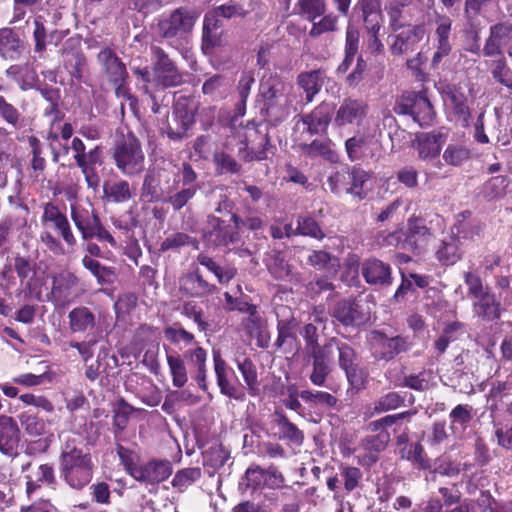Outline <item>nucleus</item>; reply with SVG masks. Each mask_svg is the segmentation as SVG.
Wrapping results in <instances>:
<instances>
[{
  "label": "nucleus",
  "instance_id": "obj_1",
  "mask_svg": "<svg viewBox=\"0 0 512 512\" xmlns=\"http://www.w3.org/2000/svg\"><path fill=\"white\" fill-rule=\"evenodd\" d=\"M94 470L91 453L76 445L75 439L67 440L59 454L61 480L69 488L80 491L92 481Z\"/></svg>",
  "mask_w": 512,
  "mask_h": 512
},
{
  "label": "nucleus",
  "instance_id": "obj_2",
  "mask_svg": "<svg viewBox=\"0 0 512 512\" xmlns=\"http://www.w3.org/2000/svg\"><path fill=\"white\" fill-rule=\"evenodd\" d=\"M444 228V218L437 213L411 215L407 220L404 249L414 255L423 254L436 231Z\"/></svg>",
  "mask_w": 512,
  "mask_h": 512
},
{
  "label": "nucleus",
  "instance_id": "obj_3",
  "mask_svg": "<svg viewBox=\"0 0 512 512\" xmlns=\"http://www.w3.org/2000/svg\"><path fill=\"white\" fill-rule=\"evenodd\" d=\"M116 168L127 177L139 176L145 169V155L138 137L128 131L113 147Z\"/></svg>",
  "mask_w": 512,
  "mask_h": 512
},
{
  "label": "nucleus",
  "instance_id": "obj_4",
  "mask_svg": "<svg viewBox=\"0 0 512 512\" xmlns=\"http://www.w3.org/2000/svg\"><path fill=\"white\" fill-rule=\"evenodd\" d=\"M428 89L422 87L418 92L405 91L396 101L394 112L398 115H409L421 127L431 126L436 112L427 95Z\"/></svg>",
  "mask_w": 512,
  "mask_h": 512
},
{
  "label": "nucleus",
  "instance_id": "obj_5",
  "mask_svg": "<svg viewBox=\"0 0 512 512\" xmlns=\"http://www.w3.org/2000/svg\"><path fill=\"white\" fill-rule=\"evenodd\" d=\"M240 222L238 214H231L229 220L215 214L207 215L203 238L214 247H227L240 241Z\"/></svg>",
  "mask_w": 512,
  "mask_h": 512
},
{
  "label": "nucleus",
  "instance_id": "obj_6",
  "mask_svg": "<svg viewBox=\"0 0 512 512\" xmlns=\"http://www.w3.org/2000/svg\"><path fill=\"white\" fill-rule=\"evenodd\" d=\"M71 149L74 152L73 159L84 175L87 186L96 190L100 185V177L96 168L103 164V146L95 145L89 151H86V145L83 140L79 137H74Z\"/></svg>",
  "mask_w": 512,
  "mask_h": 512
},
{
  "label": "nucleus",
  "instance_id": "obj_7",
  "mask_svg": "<svg viewBox=\"0 0 512 512\" xmlns=\"http://www.w3.org/2000/svg\"><path fill=\"white\" fill-rule=\"evenodd\" d=\"M97 60L101 64L108 82L114 87L115 95L118 98L131 99L127 83L129 74L125 63L116 52L110 47H105L98 53Z\"/></svg>",
  "mask_w": 512,
  "mask_h": 512
},
{
  "label": "nucleus",
  "instance_id": "obj_8",
  "mask_svg": "<svg viewBox=\"0 0 512 512\" xmlns=\"http://www.w3.org/2000/svg\"><path fill=\"white\" fill-rule=\"evenodd\" d=\"M369 178V172L360 166L345 165L328 177L327 184L330 191L336 195L351 194L362 199L363 186Z\"/></svg>",
  "mask_w": 512,
  "mask_h": 512
},
{
  "label": "nucleus",
  "instance_id": "obj_9",
  "mask_svg": "<svg viewBox=\"0 0 512 512\" xmlns=\"http://www.w3.org/2000/svg\"><path fill=\"white\" fill-rule=\"evenodd\" d=\"M338 366L345 373L348 384L357 392L366 388L368 371L360 364L356 350L340 340L338 347Z\"/></svg>",
  "mask_w": 512,
  "mask_h": 512
},
{
  "label": "nucleus",
  "instance_id": "obj_10",
  "mask_svg": "<svg viewBox=\"0 0 512 512\" xmlns=\"http://www.w3.org/2000/svg\"><path fill=\"white\" fill-rule=\"evenodd\" d=\"M80 280L77 275L69 270H62L52 276V287L47 294L48 301L57 308H66L79 297Z\"/></svg>",
  "mask_w": 512,
  "mask_h": 512
},
{
  "label": "nucleus",
  "instance_id": "obj_11",
  "mask_svg": "<svg viewBox=\"0 0 512 512\" xmlns=\"http://www.w3.org/2000/svg\"><path fill=\"white\" fill-rule=\"evenodd\" d=\"M152 76L157 86L177 87L183 83V75L168 54L159 46L151 47Z\"/></svg>",
  "mask_w": 512,
  "mask_h": 512
},
{
  "label": "nucleus",
  "instance_id": "obj_12",
  "mask_svg": "<svg viewBox=\"0 0 512 512\" xmlns=\"http://www.w3.org/2000/svg\"><path fill=\"white\" fill-rule=\"evenodd\" d=\"M386 11L393 31L419 24L424 16L420 0H391Z\"/></svg>",
  "mask_w": 512,
  "mask_h": 512
},
{
  "label": "nucleus",
  "instance_id": "obj_13",
  "mask_svg": "<svg viewBox=\"0 0 512 512\" xmlns=\"http://www.w3.org/2000/svg\"><path fill=\"white\" fill-rule=\"evenodd\" d=\"M43 213L40 218L44 228L53 229L60 235L68 248L74 249L77 239L65 212L58 205L49 201L42 204Z\"/></svg>",
  "mask_w": 512,
  "mask_h": 512
},
{
  "label": "nucleus",
  "instance_id": "obj_14",
  "mask_svg": "<svg viewBox=\"0 0 512 512\" xmlns=\"http://www.w3.org/2000/svg\"><path fill=\"white\" fill-rule=\"evenodd\" d=\"M170 182V175L160 168L148 169L144 175L140 189L141 198L148 203L164 201Z\"/></svg>",
  "mask_w": 512,
  "mask_h": 512
},
{
  "label": "nucleus",
  "instance_id": "obj_15",
  "mask_svg": "<svg viewBox=\"0 0 512 512\" xmlns=\"http://www.w3.org/2000/svg\"><path fill=\"white\" fill-rule=\"evenodd\" d=\"M246 486L253 490L259 488L280 489L285 484V477L279 469L271 464L268 468L251 464L245 472Z\"/></svg>",
  "mask_w": 512,
  "mask_h": 512
},
{
  "label": "nucleus",
  "instance_id": "obj_16",
  "mask_svg": "<svg viewBox=\"0 0 512 512\" xmlns=\"http://www.w3.org/2000/svg\"><path fill=\"white\" fill-rule=\"evenodd\" d=\"M22 472H28L24 478L26 480V494L31 497L43 486L54 487L57 484L55 469L52 463H42L33 467L32 462H27L21 466Z\"/></svg>",
  "mask_w": 512,
  "mask_h": 512
},
{
  "label": "nucleus",
  "instance_id": "obj_17",
  "mask_svg": "<svg viewBox=\"0 0 512 512\" xmlns=\"http://www.w3.org/2000/svg\"><path fill=\"white\" fill-rule=\"evenodd\" d=\"M179 291L188 298L203 299L213 295L217 287L204 278L199 268H195L179 278Z\"/></svg>",
  "mask_w": 512,
  "mask_h": 512
},
{
  "label": "nucleus",
  "instance_id": "obj_18",
  "mask_svg": "<svg viewBox=\"0 0 512 512\" xmlns=\"http://www.w3.org/2000/svg\"><path fill=\"white\" fill-rule=\"evenodd\" d=\"M194 16L186 7L175 9L169 16L159 20V34L163 38H173L189 32L194 26Z\"/></svg>",
  "mask_w": 512,
  "mask_h": 512
},
{
  "label": "nucleus",
  "instance_id": "obj_19",
  "mask_svg": "<svg viewBox=\"0 0 512 512\" xmlns=\"http://www.w3.org/2000/svg\"><path fill=\"white\" fill-rule=\"evenodd\" d=\"M213 365L220 393L235 400H243L244 394L239 392L235 384L237 381L235 372L222 358L219 351H213Z\"/></svg>",
  "mask_w": 512,
  "mask_h": 512
},
{
  "label": "nucleus",
  "instance_id": "obj_20",
  "mask_svg": "<svg viewBox=\"0 0 512 512\" xmlns=\"http://www.w3.org/2000/svg\"><path fill=\"white\" fill-rule=\"evenodd\" d=\"M371 335L375 342L376 358L379 360L391 361L400 353L406 352L410 346L408 338L404 336L388 337L379 330L372 331Z\"/></svg>",
  "mask_w": 512,
  "mask_h": 512
},
{
  "label": "nucleus",
  "instance_id": "obj_21",
  "mask_svg": "<svg viewBox=\"0 0 512 512\" xmlns=\"http://www.w3.org/2000/svg\"><path fill=\"white\" fill-rule=\"evenodd\" d=\"M173 472L172 463L167 459H152L139 464L133 479L138 482L155 485L167 480Z\"/></svg>",
  "mask_w": 512,
  "mask_h": 512
},
{
  "label": "nucleus",
  "instance_id": "obj_22",
  "mask_svg": "<svg viewBox=\"0 0 512 512\" xmlns=\"http://www.w3.org/2000/svg\"><path fill=\"white\" fill-rule=\"evenodd\" d=\"M368 104L362 99L344 98L336 110L334 124L338 127L360 125L368 113Z\"/></svg>",
  "mask_w": 512,
  "mask_h": 512
},
{
  "label": "nucleus",
  "instance_id": "obj_23",
  "mask_svg": "<svg viewBox=\"0 0 512 512\" xmlns=\"http://www.w3.org/2000/svg\"><path fill=\"white\" fill-rule=\"evenodd\" d=\"M512 38V24L499 22L491 25L489 35L485 40L482 54L484 57L504 56L503 48Z\"/></svg>",
  "mask_w": 512,
  "mask_h": 512
},
{
  "label": "nucleus",
  "instance_id": "obj_24",
  "mask_svg": "<svg viewBox=\"0 0 512 512\" xmlns=\"http://www.w3.org/2000/svg\"><path fill=\"white\" fill-rule=\"evenodd\" d=\"M361 274L371 286L388 287L393 282L390 264L377 258L366 259L361 265Z\"/></svg>",
  "mask_w": 512,
  "mask_h": 512
},
{
  "label": "nucleus",
  "instance_id": "obj_25",
  "mask_svg": "<svg viewBox=\"0 0 512 512\" xmlns=\"http://www.w3.org/2000/svg\"><path fill=\"white\" fill-rule=\"evenodd\" d=\"M194 348L186 350L183 354L185 361L191 372L192 378L198 384L199 388L203 391H207V357L208 352L198 343Z\"/></svg>",
  "mask_w": 512,
  "mask_h": 512
},
{
  "label": "nucleus",
  "instance_id": "obj_26",
  "mask_svg": "<svg viewBox=\"0 0 512 512\" xmlns=\"http://www.w3.org/2000/svg\"><path fill=\"white\" fill-rule=\"evenodd\" d=\"M333 111L331 103L321 102L311 112L303 115L301 121L310 135H325L332 121Z\"/></svg>",
  "mask_w": 512,
  "mask_h": 512
},
{
  "label": "nucleus",
  "instance_id": "obj_27",
  "mask_svg": "<svg viewBox=\"0 0 512 512\" xmlns=\"http://www.w3.org/2000/svg\"><path fill=\"white\" fill-rule=\"evenodd\" d=\"M462 242L453 229L451 234L444 237L435 247V258L442 266H452L462 259Z\"/></svg>",
  "mask_w": 512,
  "mask_h": 512
},
{
  "label": "nucleus",
  "instance_id": "obj_28",
  "mask_svg": "<svg viewBox=\"0 0 512 512\" xmlns=\"http://www.w3.org/2000/svg\"><path fill=\"white\" fill-rule=\"evenodd\" d=\"M425 32L424 24L407 26V29L395 35L394 41L390 46L391 53L393 55H402L413 51L417 44L423 39Z\"/></svg>",
  "mask_w": 512,
  "mask_h": 512
},
{
  "label": "nucleus",
  "instance_id": "obj_29",
  "mask_svg": "<svg viewBox=\"0 0 512 512\" xmlns=\"http://www.w3.org/2000/svg\"><path fill=\"white\" fill-rule=\"evenodd\" d=\"M445 138V134L436 130L418 134L414 141V147L418 152V157L427 161L439 156L441 145Z\"/></svg>",
  "mask_w": 512,
  "mask_h": 512
},
{
  "label": "nucleus",
  "instance_id": "obj_30",
  "mask_svg": "<svg viewBox=\"0 0 512 512\" xmlns=\"http://www.w3.org/2000/svg\"><path fill=\"white\" fill-rule=\"evenodd\" d=\"M20 430L17 422L8 416L0 417V452L7 456L17 455Z\"/></svg>",
  "mask_w": 512,
  "mask_h": 512
},
{
  "label": "nucleus",
  "instance_id": "obj_31",
  "mask_svg": "<svg viewBox=\"0 0 512 512\" xmlns=\"http://www.w3.org/2000/svg\"><path fill=\"white\" fill-rule=\"evenodd\" d=\"M70 216L84 241L89 240L91 231L101 220L95 209L74 204L70 206Z\"/></svg>",
  "mask_w": 512,
  "mask_h": 512
},
{
  "label": "nucleus",
  "instance_id": "obj_32",
  "mask_svg": "<svg viewBox=\"0 0 512 512\" xmlns=\"http://www.w3.org/2000/svg\"><path fill=\"white\" fill-rule=\"evenodd\" d=\"M67 317L68 328L73 334H90L96 327V316L86 306L73 308Z\"/></svg>",
  "mask_w": 512,
  "mask_h": 512
},
{
  "label": "nucleus",
  "instance_id": "obj_33",
  "mask_svg": "<svg viewBox=\"0 0 512 512\" xmlns=\"http://www.w3.org/2000/svg\"><path fill=\"white\" fill-rule=\"evenodd\" d=\"M326 78V70L323 68L304 71L298 74L296 82L304 91L307 103H311L315 96L321 91Z\"/></svg>",
  "mask_w": 512,
  "mask_h": 512
},
{
  "label": "nucleus",
  "instance_id": "obj_34",
  "mask_svg": "<svg viewBox=\"0 0 512 512\" xmlns=\"http://www.w3.org/2000/svg\"><path fill=\"white\" fill-rule=\"evenodd\" d=\"M354 9L361 11V17L367 33L381 30L383 14L379 0H358Z\"/></svg>",
  "mask_w": 512,
  "mask_h": 512
},
{
  "label": "nucleus",
  "instance_id": "obj_35",
  "mask_svg": "<svg viewBox=\"0 0 512 512\" xmlns=\"http://www.w3.org/2000/svg\"><path fill=\"white\" fill-rule=\"evenodd\" d=\"M223 22L216 19L215 16L206 15L203 20L202 33V49L204 51H212L216 47H220L224 43Z\"/></svg>",
  "mask_w": 512,
  "mask_h": 512
},
{
  "label": "nucleus",
  "instance_id": "obj_36",
  "mask_svg": "<svg viewBox=\"0 0 512 512\" xmlns=\"http://www.w3.org/2000/svg\"><path fill=\"white\" fill-rule=\"evenodd\" d=\"M180 180L174 179L171 186H168V193L163 203L172 207L174 212H179L186 207L196 196L198 185L179 188Z\"/></svg>",
  "mask_w": 512,
  "mask_h": 512
},
{
  "label": "nucleus",
  "instance_id": "obj_37",
  "mask_svg": "<svg viewBox=\"0 0 512 512\" xmlns=\"http://www.w3.org/2000/svg\"><path fill=\"white\" fill-rule=\"evenodd\" d=\"M274 415V422L278 428V439L301 446L305 439L304 432L291 422L283 411L276 410Z\"/></svg>",
  "mask_w": 512,
  "mask_h": 512
},
{
  "label": "nucleus",
  "instance_id": "obj_38",
  "mask_svg": "<svg viewBox=\"0 0 512 512\" xmlns=\"http://www.w3.org/2000/svg\"><path fill=\"white\" fill-rule=\"evenodd\" d=\"M473 311L485 321H494L501 316V303L496 299L494 293L486 291L485 294L475 299Z\"/></svg>",
  "mask_w": 512,
  "mask_h": 512
},
{
  "label": "nucleus",
  "instance_id": "obj_39",
  "mask_svg": "<svg viewBox=\"0 0 512 512\" xmlns=\"http://www.w3.org/2000/svg\"><path fill=\"white\" fill-rule=\"evenodd\" d=\"M175 125L168 124L166 134L170 140L179 141L188 136V130L194 124V115L183 108H175L173 112Z\"/></svg>",
  "mask_w": 512,
  "mask_h": 512
},
{
  "label": "nucleus",
  "instance_id": "obj_40",
  "mask_svg": "<svg viewBox=\"0 0 512 512\" xmlns=\"http://www.w3.org/2000/svg\"><path fill=\"white\" fill-rule=\"evenodd\" d=\"M133 193L128 181L117 179L114 181H105L103 183V199L107 203H126L131 200Z\"/></svg>",
  "mask_w": 512,
  "mask_h": 512
},
{
  "label": "nucleus",
  "instance_id": "obj_41",
  "mask_svg": "<svg viewBox=\"0 0 512 512\" xmlns=\"http://www.w3.org/2000/svg\"><path fill=\"white\" fill-rule=\"evenodd\" d=\"M300 398L314 408L339 411V399L333 394L321 390H302Z\"/></svg>",
  "mask_w": 512,
  "mask_h": 512
},
{
  "label": "nucleus",
  "instance_id": "obj_42",
  "mask_svg": "<svg viewBox=\"0 0 512 512\" xmlns=\"http://www.w3.org/2000/svg\"><path fill=\"white\" fill-rule=\"evenodd\" d=\"M22 53V41L12 28L0 29V55L9 60H15Z\"/></svg>",
  "mask_w": 512,
  "mask_h": 512
},
{
  "label": "nucleus",
  "instance_id": "obj_43",
  "mask_svg": "<svg viewBox=\"0 0 512 512\" xmlns=\"http://www.w3.org/2000/svg\"><path fill=\"white\" fill-rule=\"evenodd\" d=\"M360 306L352 299H343L336 303L333 309V317L344 326H353L362 320Z\"/></svg>",
  "mask_w": 512,
  "mask_h": 512
},
{
  "label": "nucleus",
  "instance_id": "obj_44",
  "mask_svg": "<svg viewBox=\"0 0 512 512\" xmlns=\"http://www.w3.org/2000/svg\"><path fill=\"white\" fill-rule=\"evenodd\" d=\"M81 263L96 278L99 285H111L115 282L117 274L114 267L103 265L90 256H83Z\"/></svg>",
  "mask_w": 512,
  "mask_h": 512
},
{
  "label": "nucleus",
  "instance_id": "obj_45",
  "mask_svg": "<svg viewBox=\"0 0 512 512\" xmlns=\"http://www.w3.org/2000/svg\"><path fill=\"white\" fill-rule=\"evenodd\" d=\"M231 88L230 79L223 74H214L207 78L202 85V92L213 101L226 98Z\"/></svg>",
  "mask_w": 512,
  "mask_h": 512
},
{
  "label": "nucleus",
  "instance_id": "obj_46",
  "mask_svg": "<svg viewBox=\"0 0 512 512\" xmlns=\"http://www.w3.org/2000/svg\"><path fill=\"white\" fill-rule=\"evenodd\" d=\"M494 0H465L464 16L468 26L475 32V39L479 37V16L484 15Z\"/></svg>",
  "mask_w": 512,
  "mask_h": 512
},
{
  "label": "nucleus",
  "instance_id": "obj_47",
  "mask_svg": "<svg viewBox=\"0 0 512 512\" xmlns=\"http://www.w3.org/2000/svg\"><path fill=\"white\" fill-rule=\"evenodd\" d=\"M447 96L451 102V109L456 123L462 128L469 127L471 112L465 95L456 90H450Z\"/></svg>",
  "mask_w": 512,
  "mask_h": 512
},
{
  "label": "nucleus",
  "instance_id": "obj_48",
  "mask_svg": "<svg viewBox=\"0 0 512 512\" xmlns=\"http://www.w3.org/2000/svg\"><path fill=\"white\" fill-rule=\"evenodd\" d=\"M331 144V140L329 139L325 141L315 139L309 144H301L300 149L305 155L311 158L321 156L330 163H338L340 156L338 152L331 147Z\"/></svg>",
  "mask_w": 512,
  "mask_h": 512
},
{
  "label": "nucleus",
  "instance_id": "obj_49",
  "mask_svg": "<svg viewBox=\"0 0 512 512\" xmlns=\"http://www.w3.org/2000/svg\"><path fill=\"white\" fill-rule=\"evenodd\" d=\"M166 360L173 386L176 388L184 387L188 381V372L183 355L177 352L169 353L166 349Z\"/></svg>",
  "mask_w": 512,
  "mask_h": 512
},
{
  "label": "nucleus",
  "instance_id": "obj_50",
  "mask_svg": "<svg viewBox=\"0 0 512 512\" xmlns=\"http://www.w3.org/2000/svg\"><path fill=\"white\" fill-rule=\"evenodd\" d=\"M297 326L298 323L295 318L281 319L277 321V339L274 343L277 349H282L286 345L292 350L293 342L297 341Z\"/></svg>",
  "mask_w": 512,
  "mask_h": 512
},
{
  "label": "nucleus",
  "instance_id": "obj_51",
  "mask_svg": "<svg viewBox=\"0 0 512 512\" xmlns=\"http://www.w3.org/2000/svg\"><path fill=\"white\" fill-rule=\"evenodd\" d=\"M283 84L279 81L269 84H261L260 94L263 99L262 112H265L267 116L274 112V110L280 105V98L282 97Z\"/></svg>",
  "mask_w": 512,
  "mask_h": 512
},
{
  "label": "nucleus",
  "instance_id": "obj_52",
  "mask_svg": "<svg viewBox=\"0 0 512 512\" xmlns=\"http://www.w3.org/2000/svg\"><path fill=\"white\" fill-rule=\"evenodd\" d=\"M237 367L242 374L250 396L256 397L260 394V382L258 380L257 368L253 361L245 357L242 361L237 360Z\"/></svg>",
  "mask_w": 512,
  "mask_h": 512
},
{
  "label": "nucleus",
  "instance_id": "obj_53",
  "mask_svg": "<svg viewBox=\"0 0 512 512\" xmlns=\"http://www.w3.org/2000/svg\"><path fill=\"white\" fill-rule=\"evenodd\" d=\"M295 235L308 236L316 240H323L325 233L320 224L310 214L299 215L297 226L293 231Z\"/></svg>",
  "mask_w": 512,
  "mask_h": 512
},
{
  "label": "nucleus",
  "instance_id": "obj_54",
  "mask_svg": "<svg viewBox=\"0 0 512 512\" xmlns=\"http://www.w3.org/2000/svg\"><path fill=\"white\" fill-rule=\"evenodd\" d=\"M197 245L198 241L195 237L184 232H174L164 238L160 244L159 251L162 253L167 251L179 252L183 247H197Z\"/></svg>",
  "mask_w": 512,
  "mask_h": 512
},
{
  "label": "nucleus",
  "instance_id": "obj_55",
  "mask_svg": "<svg viewBox=\"0 0 512 512\" xmlns=\"http://www.w3.org/2000/svg\"><path fill=\"white\" fill-rule=\"evenodd\" d=\"M295 9L298 15L304 17L309 22H314L326 13V0H298Z\"/></svg>",
  "mask_w": 512,
  "mask_h": 512
},
{
  "label": "nucleus",
  "instance_id": "obj_56",
  "mask_svg": "<svg viewBox=\"0 0 512 512\" xmlns=\"http://www.w3.org/2000/svg\"><path fill=\"white\" fill-rule=\"evenodd\" d=\"M470 148L465 144L450 143L443 153L444 161L451 166H460L471 159Z\"/></svg>",
  "mask_w": 512,
  "mask_h": 512
},
{
  "label": "nucleus",
  "instance_id": "obj_57",
  "mask_svg": "<svg viewBox=\"0 0 512 512\" xmlns=\"http://www.w3.org/2000/svg\"><path fill=\"white\" fill-rule=\"evenodd\" d=\"M490 67L493 79L512 92V70L508 66L505 56H499L492 60Z\"/></svg>",
  "mask_w": 512,
  "mask_h": 512
},
{
  "label": "nucleus",
  "instance_id": "obj_58",
  "mask_svg": "<svg viewBox=\"0 0 512 512\" xmlns=\"http://www.w3.org/2000/svg\"><path fill=\"white\" fill-rule=\"evenodd\" d=\"M230 457V452L222 445L217 444L203 452V465L213 469L223 467Z\"/></svg>",
  "mask_w": 512,
  "mask_h": 512
},
{
  "label": "nucleus",
  "instance_id": "obj_59",
  "mask_svg": "<svg viewBox=\"0 0 512 512\" xmlns=\"http://www.w3.org/2000/svg\"><path fill=\"white\" fill-rule=\"evenodd\" d=\"M508 185L509 179L507 176L499 175L491 177L483 185V196L488 201L499 199L505 195Z\"/></svg>",
  "mask_w": 512,
  "mask_h": 512
},
{
  "label": "nucleus",
  "instance_id": "obj_60",
  "mask_svg": "<svg viewBox=\"0 0 512 512\" xmlns=\"http://www.w3.org/2000/svg\"><path fill=\"white\" fill-rule=\"evenodd\" d=\"M202 476L200 467H188L178 470L171 482L172 486L180 492L185 491L190 485L198 481Z\"/></svg>",
  "mask_w": 512,
  "mask_h": 512
},
{
  "label": "nucleus",
  "instance_id": "obj_61",
  "mask_svg": "<svg viewBox=\"0 0 512 512\" xmlns=\"http://www.w3.org/2000/svg\"><path fill=\"white\" fill-rule=\"evenodd\" d=\"M163 336L166 341L175 346L179 345L181 342L186 346L197 343L195 341V335L183 328L179 323L165 327L163 329Z\"/></svg>",
  "mask_w": 512,
  "mask_h": 512
},
{
  "label": "nucleus",
  "instance_id": "obj_62",
  "mask_svg": "<svg viewBox=\"0 0 512 512\" xmlns=\"http://www.w3.org/2000/svg\"><path fill=\"white\" fill-rule=\"evenodd\" d=\"M405 403V396L399 392L391 391L379 397L373 406V412L381 414L390 410H395Z\"/></svg>",
  "mask_w": 512,
  "mask_h": 512
},
{
  "label": "nucleus",
  "instance_id": "obj_63",
  "mask_svg": "<svg viewBox=\"0 0 512 512\" xmlns=\"http://www.w3.org/2000/svg\"><path fill=\"white\" fill-rule=\"evenodd\" d=\"M369 140L364 135H355L345 141V151L351 162L363 159L366 156V150Z\"/></svg>",
  "mask_w": 512,
  "mask_h": 512
},
{
  "label": "nucleus",
  "instance_id": "obj_64",
  "mask_svg": "<svg viewBox=\"0 0 512 512\" xmlns=\"http://www.w3.org/2000/svg\"><path fill=\"white\" fill-rule=\"evenodd\" d=\"M136 409L130 405L124 398L118 399L115 409L113 410V427L122 432L126 429L130 416Z\"/></svg>",
  "mask_w": 512,
  "mask_h": 512
}]
</instances>
